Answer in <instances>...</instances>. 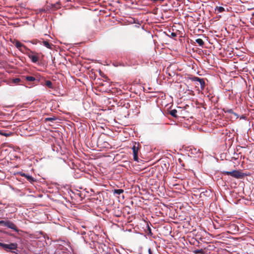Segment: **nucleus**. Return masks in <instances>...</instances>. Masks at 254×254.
Returning <instances> with one entry per match:
<instances>
[{
  "mask_svg": "<svg viewBox=\"0 0 254 254\" xmlns=\"http://www.w3.org/2000/svg\"><path fill=\"white\" fill-rule=\"evenodd\" d=\"M222 174L224 175H230L236 179H242L246 175L239 170H233L232 171H223Z\"/></svg>",
  "mask_w": 254,
  "mask_h": 254,
  "instance_id": "1",
  "label": "nucleus"
},
{
  "mask_svg": "<svg viewBox=\"0 0 254 254\" xmlns=\"http://www.w3.org/2000/svg\"><path fill=\"white\" fill-rule=\"evenodd\" d=\"M171 36L173 37H176L177 34H176V33L173 32V33H171Z\"/></svg>",
  "mask_w": 254,
  "mask_h": 254,
  "instance_id": "23",
  "label": "nucleus"
},
{
  "mask_svg": "<svg viewBox=\"0 0 254 254\" xmlns=\"http://www.w3.org/2000/svg\"><path fill=\"white\" fill-rule=\"evenodd\" d=\"M223 111L225 113H230V114H234L237 118L238 117V115L236 113H234L233 112V110L232 109H229V108H223Z\"/></svg>",
  "mask_w": 254,
  "mask_h": 254,
  "instance_id": "7",
  "label": "nucleus"
},
{
  "mask_svg": "<svg viewBox=\"0 0 254 254\" xmlns=\"http://www.w3.org/2000/svg\"><path fill=\"white\" fill-rule=\"evenodd\" d=\"M42 42L46 47L49 49H52V46H53V45L52 43H50L47 41L44 40H43Z\"/></svg>",
  "mask_w": 254,
  "mask_h": 254,
  "instance_id": "8",
  "label": "nucleus"
},
{
  "mask_svg": "<svg viewBox=\"0 0 254 254\" xmlns=\"http://www.w3.org/2000/svg\"><path fill=\"white\" fill-rule=\"evenodd\" d=\"M140 145L139 143L134 142L132 147L133 160L135 161L138 162V151L140 150Z\"/></svg>",
  "mask_w": 254,
  "mask_h": 254,
  "instance_id": "4",
  "label": "nucleus"
},
{
  "mask_svg": "<svg viewBox=\"0 0 254 254\" xmlns=\"http://www.w3.org/2000/svg\"><path fill=\"white\" fill-rule=\"evenodd\" d=\"M21 175L22 176H23V177H25V178H26L27 180L29 181L31 183L35 181L34 179L32 176H29V175H26L24 173L21 174Z\"/></svg>",
  "mask_w": 254,
  "mask_h": 254,
  "instance_id": "10",
  "label": "nucleus"
},
{
  "mask_svg": "<svg viewBox=\"0 0 254 254\" xmlns=\"http://www.w3.org/2000/svg\"><path fill=\"white\" fill-rule=\"evenodd\" d=\"M148 230L149 233H151V228L149 227H148Z\"/></svg>",
  "mask_w": 254,
  "mask_h": 254,
  "instance_id": "26",
  "label": "nucleus"
},
{
  "mask_svg": "<svg viewBox=\"0 0 254 254\" xmlns=\"http://www.w3.org/2000/svg\"><path fill=\"white\" fill-rule=\"evenodd\" d=\"M124 190L122 189H115L114 190V193L120 194L124 192Z\"/></svg>",
  "mask_w": 254,
  "mask_h": 254,
  "instance_id": "15",
  "label": "nucleus"
},
{
  "mask_svg": "<svg viewBox=\"0 0 254 254\" xmlns=\"http://www.w3.org/2000/svg\"><path fill=\"white\" fill-rule=\"evenodd\" d=\"M117 216H120V214H119V215H117Z\"/></svg>",
  "mask_w": 254,
  "mask_h": 254,
  "instance_id": "28",
  "label": "nucleus"
},
{
  "mask_svg": "<svg viewBox=\"0 0 254 254\" xmlns=\"http://www.w3.org/2000/svg\"><path fill=\"white\" fill-rule=\"evenodd\" d=\"M5 226L14 230L16 232H18V229L15 224L9 220H7Z\"/></svg>",
  "mask_w": 254,
  "mask_h": 254,
  "instance_id": "6",
  "label": "nucleus"
},
{
  "mask_svg": "<svg viewBox=\"0 0 254 254\" xmlns=\"http://www.w3.org/2000/svg\"><path fill=\"white\" fill-rule=\"evenodd\" d=\"M21 79L19 78H16L12 79L11 83H14L15 84H21Z\"/></svg>",
  "mask_w": 254,
  "mask_h": 254,
  "instance_id": "11",
  "label": "nucleus"
},
{
  "mask_svg": "<svg viewBox=\"0 0 254 254\" xmlns=\"http://www.w3.org/2000/svg\"><path fill=\"white\" fill-rule=\"evenodd\" d=\"M45 85L50 88H53L52 83L50 80H47L45 82Z\"/></svg>",
  "mask_w": 254,
  "mask_h": 254,
  "instance_id": "16",
  "label": "nucleus"
},
{
  "mask_svg": "<svg viewBox=\"0 0 254 254\" xmlns=\"http://www.w3.org/2000/svg\"><path fill=\"white\" fill-rule=\"evenodd\" d=\"M148 252H149V254H153L150 249H148Z\"/></svg>",
  "mask_w": 254,
  "mask_h": 254,
  "instance_id": "25",
  "label": "nucleus"
},
{
  "mask_svg": "<svg viewBox=\"0 0 254 254\" xmlns=\"http://www.w3.org/2000/svg\"><path fill=\"white\" fill-rule=\"evenodd\" d=\"M25 79L26 80L29 81H33L36 80V78L34 76H27L25 77Z\"/></svg>",
  "mask_w": 254,
  "mask_h": 254,
  "instance_id": "14",
  "label": "nucleus"
},
{
  "mask_svg": "<svg viewBox=\"0 0 254 254\" xmlns=\"http://www.w3.org/2000/svg\"><path fill=\"white\" fill-rule=\"evenodd\" d=\"M17 244L16 243H10V244H3L0 242V246L3 249L7 252L11 250H16L17 249Z\"/></svg>",
  "mask_w": 254,
  "mask_h": 254,
  "instance_id": "2",
  "label": "nucleus"
},
{
  "mask_svg": "<svg viewBox=\"0 0 254 254\" xmlns=\"http://www.w3.org/2000/svg\"><path fill=\"white\" fill-rule=\"evenodd\" d=\"M13 44L17 49H18L20 51H21L22 52H24L23 50L27 51V50H28V48H27L24 45L20 43L18 40H14V41L13 42Z\"/></svg>",
  "mask_w": 254,
  "mask_h": 254,
  "instance_id": "5",
  "label": "nucleus"
},
{
  "mask_svg": "<svg viewBox=\"0 0 254 254\" xmlns=\"http://www.w3.org/2000/svg\"><path fill=\"white\" fill-rule=\"evenodd\" d=\"M196 43L200 46L202 47L204 45V41L201 39H197L195 40Z\"/></svg>",
  "mask_w": 254,
  "mask_h": 254,
  "instance_id": "12",
  "label": "nucleus"
},
{
  "mask_svg": "<svg viewBox=\"0 0 254 254\" xmlns=\"http://www.w3.org/2000/svg\"><path fill=\"white\" fill-rule=\"evenodd\" d=\"M6 222L7 221L1 220L0 221V225H2L4 226H5Z\"/></svg>",
  "mask_w": 254,
  "mask_h": 254,
  "instance_id": "21",
  "label": "nucleus"
},
{
  "mask_svg": "<svg viewBox=\"0 0 254 254\" xmlns=\"http://www.w3.org/2000/svg\"><path fill=\"white\" fill-rule=\"evenodd\" d=\"M201 79L202 78H200L199 77H196V76H194V77H192L191 78H190V79L192 80V81H200V80H201Z\"/></svg>",
  "mask_w": 254,
  "mask_h": 254,
  "instance_id": "19",
  "label": "nucleus"
},
{
  "mask_svg": "<svg viewBox=\"0 0 254 254\" xmlns=\"http://www.w3.org/2000/svg\"><path fill=\"white\" fill-rule=\"evenodd\" d=\"M193 252L195 254H203L204 253V251L203 249L195 250Z\"/></svg>",
  "mask_w": 254,
  "mask_h": 254,
  "instance_id": "17",
  "label": "nucleus"
},
{
  "mask_svg": "<svg viewBox=\"0 0 254 254\" xmlns=\"http://www.w3.org/2000/svg\"><path fill=\"white\" fill-rule=\"evenodd\" d=\"M199 82V84L200 85V88H201V89L202 90L204 89V87H205V81H204V80L203 79H201V80H200V81H198Z\"/></svg>",
  "mask_w": 254,
  "mask_h": 254,
  "instance_id": "13",
  "label": "nucleus"
},
{
  "mask_svg": "<svg viewBox=\"0 0 254 254\" xmlns=\"http://www.w3.org/2000/svg\"><path fill=\"white\" fill-rule=\"evenodd\" d=\"M165 0H151V1H152L153 2H156L158 1H159L160 2H163Z\"/></svg>",
  "mask_w": 254,
  "mask_h": 254,
  "instance_id": "22",
  "label": "nucleus"
},
{
  "mask_svg": "<svg viewBox=\"0 0 254 254\" xmlns=\"http://www.w3.org/2000/svg\"><path fill=\"white\" fill-rule=\"evenodd\" d=\"M26 55L34 63H36L39 61V54L37 53L32 51L28 49V50H27V52H26Z\"/></svg>",
  "mask_w": 254,
  "mask_h": 254,
  "instance_id": "3",
  "label": "nucleus"
},
{
  "mask_svg": "<svg viewBox=\"0 0 254 254\" xmlns=\"http://www.w3.org/2000/svg\"><path fill=\"white\" fill-rule=\"evenodd\" d=\"M215 10H217L219 12H222L225 11V9L222 6H217L215 8Z\"/></svg>",
  "mask_w": 254,
  "mask_h": 254,
  "instance_id": "18",
  "label": "nucleus"
},
{
  "mask_svg": "<svg viewBox=\"0 0 254 254\" xmlns=\"http://www.w3.org/2000/svg\"><path fill=\"white\" fill-rule=\"evenodd\" d=\"M204 195H205L204 192H201L200 194V197H202Z\"/></svg>",
  "mask_w": 254,
  "mask_h": 254,
  "instance_id": "24",
  "label": "nucleus"
},
{
  "mask_svg": "<svg viewBox=\"0 0 254 254\" xmlns=\"http://www.w3.org/2000/svg\"><path fill=\"white\" fill-rule=\"evenodd\" d=\"M56 118H47L45 119L46 121H53L56 120Z\"/></svg>",
  "mask_w": 254,
  "mask_h": 254,
  "instance_id": "20",
  "label": "nucleus"
},
{
  "mask_svg": "<svg viewBox=\"0 0 254 254\" xmlns=\"http://www.w3.org/2000/svg\"><path fill=\"white\" fill-rule=\"evenodd\" d=\"M177 110L176 109H173L169 111V113L170 115H171L172 117L178 118L179 116L177 115Z\"/></svg>",
  "mask_w": 254,
  "mask_h": 254,
  "instance_id": "9",
  "label": "nucleus"
},
{
  "mask_svg": "<svg viewBox=\"0 0 254 254\" xmlns=\"http://www.w3.org/2000/svg\"><path fill=\"white\" fill-rule=\"evenodd\" d=\"M36 42V40H33V42H32L33 44H36V43L35 42Z\"/></svg>",
  "mask_w": 254,
  "mask_h": 254,
  "instance_id": "27",
  "label": "nucleus"
}]
</instances>
